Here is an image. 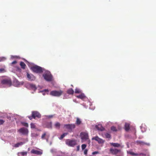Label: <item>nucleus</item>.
I'll return each instance as SVG.
<instances>
[{
	"mask_svg": "<svg viewBox=\"0 0 156 156\" xmlns=\"http://www.w3.org/2000/svg\"><path fill=\"white\" fill-rule=\"evenodd\" d=\"M43 76L47 81H51L52 80V76L49 72H46L43 74Z\"/></svg>",
	"mask_w": 156,
	"mask_h": 156,
	"instance_id": "1",
	"label": "nucleus"
},
{
	"mask_svg": "<svg viewBox=\"0 0 156 156\" xmlns=\"http://www.w3.org/2000/svg\"><path fill=\"white\" fill-rule=\"evenodd\" d=\"M63 93V91L61 90L58 91L55 90L51 91L50 94L52 96L59 97L61 96Z\"/></svg>",
	"mask_w": 156,
	"mask_h": 156,
	"instance_id": "2",
	"label": "nucleus"
},
{
	"mask_svg": "<svg viewBox=\"0 0 156 156\" xmlns=\"http://www.w3.org/2000/svg\"><path fill=\"white\" fill-rule=\"evenodd\" d=\"M31 69L33 72L37 73H41L43 72L42 68L38 66H33L31 68Z\"/></svg>",
	"mask_w": 156,
	"mask_h": 156,
	"instance_id": "3",
	"label": "nucleus"
},
{
	"mask_svg": "<svg viewBox=\"0 0 156 156\" xmlns=\"http://www.w3.org/2000/svg\"><path fill=\"white\" fill-rule=\"evenodd\" d=\"M18 131L22 135L27 136L28 133V129L24 127L21 128Z\"/></svg>",
	"mask_w": 156,
	"mask_h": 156,
	"instance_id": "4",
	"label": "nucleus"
},
{
	"mask_svg": "<svg viewBox=\"0 0 156 156\" xmlns=\"http://www.w3.org/2000/svg\"><path fill=\"white\" fill-rule=\"evenodd\" d=\"M109 151L112 154L115 155L117 154L118 153H120L122 152L120 149L113 148H111Z\"/></svg>",
	"mask_w": 156,
	"mask_h": 156,
	"instance_id": "5",
	"label": "nucleus"
},
{
	"mask_svg": "<svg viewBox=\"0 0 156 156\" xmlns=\"http://www.w3.org/2000/svg\"><path fill=\"white\" fill-rule=\"evenodd\" d=\"M80 136L81 139L83 140H87L89 139V136L87 133L86 132H82L80 133Z\"/></svg>",
	"mask_w": 156,
	"mask_h": 156,
	"instance_id": "6",
	"label": "nucleus"
},
{
	"mask_svg": "<svg viewBox=\"0 0 156 156\" xmlns=\"http://www.w3.org/2000/svg\"><path fill=\"white\" fill-rule=\"evenodd\" d=\"M1 83L3 84H5L10 86L12 84L11 80L9 79H5L1 81Z\"/></svg>",
	"mask_w": 156,
	"mask_h": 156,
	"instance_id": "7",
	"label": "nucleus"
},
{
	"mask_svg": "<svg viewBox=\"0 0 156 156\" xmlns=\"http://www.w3.org/2000/svg\"><path fill=\"white\" fill-rule=\"evenodd\" d=\"M64 127L67 129L71 131L72 129L75 128V125L74 124H65Z\"/></svg>",
	"mask_w": 156,
	"mask_h": 156,
	"instance_id": "8",
	"label": "nucleus"
},
{
	"mask_svg": "<svg viewBox=\"0 0 156 156\" xmlns=\"http://www.w3.org/2000/svg\"><path fill=\"white\" fill-rule=\"evenodd\" d=\"M32 116L33 117V118L35 119L36 117L38 118H40L41 117V115L37 111H33L32 112Z\"/></svg>",
	"mask_w": 156,
	"mask_h": 156,
	"instance_id": "9",
	"label": "nucleus"
},
{
	"mask_svg": "<svg viewBox=\"0 0 156 156\" xmlns=\"http://www.w3.org/2000/svg\"><path fill=\"white\" fill-rule=\"evenodd\" d=\"M66 144L69 146L73 147L76 144V142L75 140H68L66 141Z\"/></svg>",
	"mask_w": 156,
	"mask_h": 156,
	"instance_id": "10",
	"label": "nucleus"
},
{
	"mask_svg": "<svg viewBox=\"0 0 156 156\" xmlns=\"http://www.w3.org/2000/svg\"><path fill=\"white\" fill-rule=\"evenodd\" d=\"M92 140H95L99 144H103L105 142V141L104 140L99 138L98 136L93 137L92 138Z\"/></svg>",
	"mask_w": 156,
	"mask_h": 156,
	"instance_id": "11",
	"label": "nucleus"
},
{
	"mask_svg": "<svg viewBox=\"0 0 156 156\" xmlns=\"http://www.w3.org/2000/svg\"><path fill=\"white\" fill-rule=\"evenodd\" d=\"M95 128L98 130L103 131L105 130V128L101 124H98L95 126Z\"/></svg>",
	"mask_w": 156,
	"mask_h": 156,
	"instance_id": "12",
	"label": "nucleus"
},
{
	"mask_svg": "<svg viewBox=\"0 0 156 156\" xmlns=\"http://www.w3.org/2000/svg\"><path fill=\"white\" fill-rule=\"evenodd\" d=\"M31 153L37 155H41L42 153V152L34 149L32 150L31 151Z\"/></svg>",
	"mask_w": 156,
	"mask_h": 156,
	"instance_id": "13",
	"label": "nucleus"
},
{
	"mask_svg": "<svg viewBox=\"0 0 156 156\" xmlns=\"http://www.w3.org/2000/svg\"><path fill=\"white\" fill-rule=\"evenodd\" d=\"M27 77L30 80H33L35 79V77L32 74L30 75L28 73H27Z\"/></svg>",
	"mask_w": 156,
	"mask_h": 156,
	"instance_id": "14",
	"label": "nucleus"
},
{
	"mask_svg": "<svg viewBox=\"0 0 156 156\" xmlns=\"http://www.w3.org/2000/svg\"><path fill=\"white\" fill-rule=\"evenodd\" d=\"M136 143L138 144L141 145H146L148 146H149L150 145L149 143H145L144 141L140 140L137 141Z\"/></svg>",
	"mask_w": 156,
	"mask_h": 156,
	"instance_id": "15",
	"label": "nucleus"
},
{
	"mask_svg": "<svg viewBox=\"0 0 156 156\" xmlns=\"http://www.w3.org/2000/svg\"><path fill=\"white\" fill-rule=\"evenodd\" d=\"M110 144L111 146H112L114 147H118L121 146V145L120 144L117 143H110Z\"/></svg>",
	"mask_w": 156,
	"mask_h": 156,
	"instance_id": "16",
	"label": "nucleus"
},
{
	"mask_svg": "<svg viewBox=\"0 0 156 156\" xmlns=\"http://www.w3.org/2000/svg\"><path fill=\"white\" fill-rule=\"evenodd\" d=\"M74 91L72 88H69L67 91V93L69 94H73L74 93Z\"/></svg>",
	"mask_w": 156,
	"mask_h": 156,
	"instance_id": "17",
	"label": "nucleus"
},
{
	"mask_svg": "<svg viewBox=\"0 0 156 156\" xmlns=\"http://www.w3.org/2000/svg\"><path fill=\"white\" fill-rule=\"evenodd\" d=\"M29 86L31 89L34 90H35L37 89V87L34 84H29Z\"/></svg>",
	"mask_w": 156,
	"mask_h": 156,
	"instance_id": "18",
	"label": "nucleus"
},
{
	"mask_svg": "<svg viewBox=\"0 0 156 156\" xmlns=\"http://www.w3.org/2000/svg\"><path fill=\"white\" fill-rule=\"evenodd\" d=\"M130 129L129 124L128 123H126L125 125V129L126 131H128Z\"/></svg>",
	"mask_w": 156,
	"mask_h": 156,
	"instance_id": "19",
	"label": "nucleus"
},
{
	"mask_svg": "<svg viewBox=\"0 0 156 156\" xmlns=\"http://www.w3.org/2000/svg\"><path fill=\"white\" fill-rule=\"evenodd\" d=\"M76 97L78 98L81 99H83L85 98V96L83 94H81L77 96Z\"/></svg>",
	"mask_w": 156,
	"mask_h": 156,
	"instance_id": "20",
	"label": "nucleus"
},
{
	"mask_svg": "<svg viewBox=\"0 0 156 156\" xmlns=\"http://www.w3.org/2000/svg\"><path fill=\"white\" fill-rule=\"evenodd\" d=\"M20 65L21 66V67L24 69H25V67L26 66V65H25V63L23 62H20Z\"/></svg>",
	"mask_w": 156,
	"mask_h": 156,
	"instance_id": "21",
	"label": "nucleus"
},
{
	"mask_svg": "<svg viewBox=\"0 0 156 156\" xmlns=\"http://www.w3.org/2000/svg\"><path fill=\"white\" fill-rule=\"evenodd\" d=\"M23 144L24 143L23 142L17 143L15 145V147H18L20 146L23 145Z\"/></svg>",
	"mask_w": 156,
	"mask_h": 156,
	"instance_id": "22",
	"label": "nucleus"
},
{
	"mask_svg": "<svg viewBox=\"0 0 156 156\" xmlns=\"http://www.w3.org/2000/svg\"><path fill=\"white\" fill-rule=\"evenodd\" d=\"M55 126L56 128L59 129L60 126V124L58 122H56L55 124Z\"/></svg>",
	"mask_w": 156,
	"mask_h": 156,
	"instance_id": "23",
	"label": "nucleus"
},
{
	"mask_svg": "<svg viewBox=\"0 0 156 156\" xmlns=\"http://www.w3.org/2000/svg\"><path fill=\"white\" fill-rule=\"evenodd\" d=\"M81 121L80 119H79L78 118H76V123L78 125H79L81 123Z\"/></svg>",
	"mask_w": 156,
	"mask_h": 156,
	"instance_id": "24",
	"label": "nucleus"
},
{
	"mask_svg": "<svg viewBox=\"0 0 156 156\" xmlns=\"http://www.w3.org/2000/svg\"><path fill=\"white\" fill-rule=\"evenodd\" d=\"M127 153L128 154H129L131 155H133V156H136V155H138V154H137L136 153H134V152H133L130 151H127Z\"/></svg>",
	"mask_w": 156,
	"mask_h": 156,
	"instance_id": "25",
	"label": "nucleus"
},
{
	"mask_svg": "<svg viewBox=\"0 0 156 156\" xmlns=\"http://www.w3.org/2000/svg\"><path fill=\"white\" fill-rule=\"evenodd\" d=\"M47 127L48 128H52L51 122H50L47 123Z\"/></svg>",
	"mask_w": 156,
	"mask_h": 156,
	"instance_id": "26",
	"label": "nucleus"
},
{
	"mask_svg": "<svg viewBox=\"0 0 156 156\" xmlns=\"http://www.w3.org/2000/svg\"><path fill=\"white\" fill-rule=\"evenodd\" d=\"M75 93H80L81 92V90L79 89L76 88L75 90Z\"/></svg>",
	"mask_w": 156,
	"mask_h": 156,
	"instance_id": "27",
	"label": "nucleus"
},
{
	"mask_svg": "<svg viewBox=\"0 0 156 156\" xmlns=\"http://www.w3.org/2000/svg\"><path fill=\"white\" fill-rule=\"evenodd\" d=\"M68 133H63L62 135H61L60 138L59 139L60 140L62 139Z\"/></svg>",
	"mask_w": 156,
	"mask_h": 156,
	"instance_id": "28",
	"label": "nucleus"
},
{
	"mask_svg": "<svg viewBox=\"0 0 156 156\" xmlns=\"http://www.w3.org/2000/svg\"><path fill=\"white\" fill-rule=\"evenodd\" d=\"M111 129L112 131H113L116 132L117 130L116 128L114 126H112L111 127Z\"/></svg>",
	"mask_w": 156,
	"mask_h": 156,
	"instance_id": "29",
	"label": "nucleus"
},
{
	"mask_svg": "<svg viewBox=\"0 0 156 156\" xmlns=\"http://www.w3.org/2000/svg\"><path fill=\"white\" fill-rule=\"evenodd\" d=\"M105 136L107 138H111V135L108 133H107L105 134Z\"/></svg>",
	"mask_w": 156,
	"mask_h": 156,
	"instance_id": "30",
	"label": "nucleus"
},
{
	"mask_svg": "<svg viewBox=\"0 0 156 156\" xmlns=\"http://www.w3.org/2000/svg\"><path fill=\"white\" fill-rule=\"evenodd\" d=\"M21 124L24 126H25L26 127H28V125L27 123L25 122H22Z\"/></svg>",
	"mask_w": 156,
	"mask_h": 156,
	"instance_id": "31",
	"label": "nucleus"
},
{
	"mask_svg": "<svg viewBox=\"0 0 156 156\" xmlns=\"http://www.w3.org/2000/svg\"><path fill=\"white\" fill-rule=\"evenodd\" d=\"M35 125L34 123H31L30 124V127L31 128L34 129L35 128Z\"/></svg>",
	"mask_w": 156,
	"mask_h": 156,
	"instance_id": "32",
	"label": "nucleus"
},
{
	"mask_svg": "<svg viewBox=\"0 0 156 156\" xmlns=\"http://www.w3.org/2000/svg\"><path fill=\"white\" fill-rule=\"evenodd\" d=\"M87 145L85 144H83L82 145L81 147L82 149L83 150L86 147Z\"/></svg>",
	"mask_w": 156,
	"mask_h": 156,
	"instance_id": "33",
	"label": "nucleus"
},
{
	"mask_svg": "<svg viewBox=\"0 0 156 156\" xmlns=\"http://www.w3.org/2000/svg\"><path fill=\"white\" fill-rule=\"evenodd\" d=\"M5 59V58L4 57H0V62H2L4 61Z\"/></svg>",
	"mask_w": 156,
	"mask_h": 156,
	"instance_id": "34",
	"label": "nucleus"
},
{
	"mask_svg": "<svg viewBox=\"0 0 156 156\" xmlns=\"http://www.w3.org/2000/svg\"><path fill=\"white\" fill-rule=\"evenodd\" d=\"M27 152H21L20 153V154L23 156L27 155Z\"/></svg>",
	"mask_w": 156,
	"mask_h": 156,
	"instance_id": "35",
	"label": "nucleus"
},
{
	"mask_svg": "<svg viewBox=\"0 0 156 156\" xmlns=\"http://www.w3.org/2000/svg\"><path fill=\"white\" fill-rule=\"evenodd\" d=\"M5 122V121L2 119H0V125L3 124Z\"/></svg>",
	"mask_w": 156,
	"mask_h": 156,
	"instance_id": "36",
	"label": "nucleus"
},
{
	"mask_svg": "<svg viewBox=\"0 0 156 156\" xmlns=\"http://www.w3.org/2000/svg\"><path fill=\"white\" fill-rule=\"evenodd\" d=\"M46 135V133H44L41 136V138L42 139H44L45 135Z\"/></svg>",
	"mask_w": 156,
	"mask_h": 156,
	"instance_id": "37",
	"label": "nucleus"
},
{
	"mask_svg": "<svg viewBox=\"0 0 156 156\" xmlns=\"http://www.w3.org/2000/svg\"><path fill=\"white\" fill-rule=\"evenodd\" d=\"M99 152L98 151H94V152H92V154L94 155L95 154H99Z\"/></svg>",
	"mask_w": 156,
	"mask_h": 156,
	"instance_id": "38",
	"label": "nucleus"
},
{
	"mask_svg": "<svg viewBox=\"0 0 156 156\" xmlns=\"http://www.w3.org/2000/svg\"><path fill=\"white\" fill-rule=\"evenodd\" d=\"M28 118L30 120H32L33 118V117L32 116V114L31 116H28Z\"/></svg>",
	"mask_w": 156,
	"mask_h": 156,
	"instance_id": "39",
	"label": "nucleus"
},
{
	"mask_svg": "<svg viewBox=\"0 0 156 156\" xmlns=\"http://www.w3.org/2000/svg\"><path fill=\"white\" fill-rule=\"evenodd\" d=\"M87 149H85L84 151V153L85 154L87 155Z\"/></svg>",
	"mask_w": 156,
	"mask_h": 156,
	"instance_id": "40",
	"label": "nucleus"
},
{
	"mask_svg": "<svg viewBox=\"0 0 156 156\" xmlns=\"http://www.w3.org/2000/svg\"><path fill=\"white\" fill-rule=\"evenodd\" d=\"M17 63V62L16 61H14L12 62V64H16Z\"/></svg>",
	"mask_w": 156,
	"mask_h": 156,
	"instance_id": "41",
	"label": "nucleus"
},
{
	"mask_svg": "<svg viewBox=\"0 0 156 156\" xmlns=\"http://www.w3.org/2000/svg\"><path fill=\"white\" fill-rule=\"evenodd\" d=\"M16 83H17V85H20V83L19 81H16Z\"/></svg>",
	"mask_w": 156,
	"mask_h": 156,
	"instance_id": "42",
	"label": "nucleus"
},
{
	"mask_svg": "<svg viewBox=\"0 0 156 156\" xmlns=\"http://www.w3.org/2000/svg\"><path fill=\"white\" fill-rule=\"evenodd\" d=\"M4 70V69H0V72H2Z\"/></svg>",
	"mask_w": 156,
	"mask_h": 156,
	"instance_id": "43",
	"label": "nucleus"
},
{
	"mask_svg": "<svg viewBox=\"0 0 156 156\" xmlns=\"http://www.w3.org/2000/svg\"><path fill=\"white\" fill-rule=\"evenodd\" d=\"M139 155H145V154H143V153H140L139 154Z\"/></svg>",
	"mask_w": 156,
	"mask_h": 156,
	"instance_id": "44",
	"label": "nucleus"
},
{
	"mask_svg": "<svg viewBox=\"0 0 156 156\" xmlns=\"http://www.w3.org/2000/svg\"><path fill=\"white\" fill-rule=\"evenodd\" d=\"M44 91H45V92H48V90H46V89L44 90Z\"/></svg>",
	"mask_w": 156,
	"mask_h": 156,
	"instance_id": "45",
	"label": "nucleus"
},
{
	"mask_svg": "<svg viewBox=\"0 0 156 156\" xmlns=\"http://www.w3.org/2000/svg\"><path fill=\"white\" fill-rule=\"evenodd\" d=\"M78 149H79V146H78Z\"/></svg>",
	"mask_w": 156,
	"mask_h": 156,
	"instance_id": "46",
	"label": "nucleus"
},
{
	"mask_svg": "<svg viewBox=\"0 0 156 156\" xmlns=\"http://www.w3.org/2000/svg\"><path fill=\"white\" fill-rule=\"evenodd\" d=\"M78 149H79V146H78Z\"/></svg>",
	"mask_w": 156,
	"mask_h": 156,
	"instance_id": "47",
	"label": "nucleus"
},
{
	"mask_svg": "<svg viewBox=\"0 0 156 156\" xmlns=\"http://www.w3.org/2000/svg\"><path fill=\"white\" fill-rule=\"evenodd\" d=\"M71 86L72 87H73V85H71Z\"/></svg>",
	"mask_w": 156,
	"mask_h": 156,
	"instance_id": "48",
	"label": "nucleus"
}]
</instances>
